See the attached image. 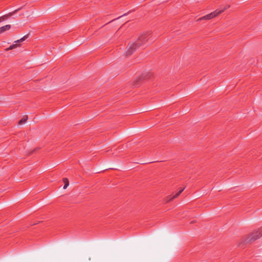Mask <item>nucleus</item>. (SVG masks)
Masks as SVG:
<instances>
[{"label": "nucleus", "instance_id": "1a4fd4ad", "mask_svg": "<svg viewBox=\"0 0 262 262\" xmlns=\"http://www.w3.org/2000/svg\"><path fill=\"white\" fill-rule=\"evenodd\" d=\"M28 119V117L27 116H24L23 118H21L19 121V124H24L25 123L27 120Z\"/></svg>", "mask_w": 262, "mask_h": 262}, {"label": "nucleus", "instance_id": "6e6552de", "mask_svg": "<svg viewBox=\"0 0 262 262\" xmlns=\"http://www.w3.org/2000/svg\"><path fill=\"white\" fill-rule=\"evenodd\" d=\"M62 181L64 184V185L63 188L64 189H66L69 185V180L67 178H64L63 179Z\"/></svg>", "mask_w": 262, "mask_h": 262}, {"label": "nucleus", "instance_id": "423d86ee", "mask_svg": "<svg viewBox=\"0 0 262 262\" xmlns=\"http://www.w3.org/2000/svg\"><path fill=\"white\" fill-rule=\"evenodd\" d=\"M184 190V188H182L178 192H177L174 195H173L172 196H169L168 197L169 199H168V201H170L172 200L173 199L178 197L182 192V191Z\"/></svg>", "mask_w": 262, "mask_h": 262}, {"label": "nucleus", "instance_id": "f03ea898", "mask_svg": "<svg viewBox=\"0 0 262 262\" xmlns=\"http://www.w3.org/2000/svg\"><path fill=\"white\" fill-rule=\"evenodd\" d=\"M226 7H224L223 8H219L215 10L214 11L207 14L204 16H202L199 18L198 20H209L213 18H214L217 16L219 15L223 12L226 9Z\"/></svg>", "mask_w": 262, "mask_h": 262}, {"label": "nucleus", "instance_id": "20e7f679", "mask_svg": "<svg viewBox=\"0 0 262 262\" xmlns=\"http://www.w3.org/2000/svg\"><path fill=\"white\" fill-rule=\"evenodd\" d=\"M262 236V233L261 234L259 230H256L252 232L250 236L249 241H255Z\"/></svg>", "mask_w": 262, "mask_h": 262}, {"label": "nucleus", "instance_id": "39448f33", "mask_svg": "<svg viewBox=\"0 0 262 262\" xmlns=\"http://www.w3.org/2000/svg\"><path fill=\"white\" fill-rule=\"evenodd\" d=\"M20 9V8L16 9L15 10L13 11L12 12H10V13H9L8 14H7L6 15H5L4 16H2L0 17V23L4 21L6 19H7L8 17L12 16L13 14H14L16 12H17Z\"/></svg>", "mask_w": 262, "mask_h": 262}, {"label": "nucleus", "instance_id": "f257e3e1", "mask_svg": "<svg viewBox=\"0 0 262 262\" xmlns=\"http://www.w3.org/2000/svg\"><path fill=\"white\" fill-rule=\"evenodd\" d=\"M150 35L151 34L148 32L144 33L141 34L135 41L129 42L126 48V55H130L137 49L144 46L151 38Z\"/></svg>", "mask_w": 262, "mask_h": 262}, {"label": "nucleus", "instance_id": "7ed1b4c3", "mask_svg": "<svg viewBox=\"0 0 262 262\" xmlns=\"http://www.w3.org/2000/svg\"><path fill=\"white\" fill-rule=\"evenodd\" d=\"M28 37V35H26L24 36H23L22 38H21L20 39H18L16 41H14V43L11 45L9 48L5 49L6 51L14 49L17 47H20V42H23V41L25 40Z\"/></svg>", "mask_w": 262, "mask_h": 262}, {"label": "nucleus", "instance_id": "0eeeda50", "mask_svg": "<svg viewBox=\"0 0 262 262\" xmlns=\"http://www.w3.org/2000/svg\"><path fill=\"white\" fill-rule=\"evenodd\" d=\"M11 28V25H7L0 28V34L4 33L6 31L9 30Z\"/></svg>", "mask_w": 262, "mask_h": 262}]
</instances>
